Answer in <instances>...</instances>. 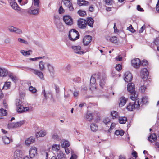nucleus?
Here are the masks:
<instances>
[{"label": "nucleus", "mask_w": 159, "mask_h": 159, "mask_svg": "<svg viewBox=\"0 0 159 159\" xmlns=\"http://www.w3.org/2000/svg\"><path fill=\"white\" fill-rule=\"evenodd\" d=\"M39 0H34V6H36V7H39Z\"/></svg>", "instance_id": "nucleus-54"}, {"label": "nucleus", "mask_w": 159, "mask_h": 159, "mask_svg": "<svg viewBox=\"0 0 159 159\" xmlns=\"http://www.w3.org/2000/svg\"><path fill=\"white\" fill-rule=\"evenodd\" d=\"M91 130L93 131H96L98 129V126L95 124L93 123L90 125Z\"/></svg>", "instance_id": "nucleus-31"}, {"label": "nucleus", "mask_w": 159, "mask_h": 159, "mask_svg": "<svg viewBox=\"0 0 159 159\" xmlns=\"http://www.w3.org/2000/svg\"><path fill=\"white\" fill-rule=\"evenodd\" d=\"M4 42L7 44L10 43L11 39L9 38H7L5 39Z\"/></svg>", "instance_id": "nucleus-61"}, {"label": "nucleus", "mask_w": 159, "mask_h": 159, "mask_svg": "<svg viewBox=\"0 0 159 159\" xmlns=\"http://www.w3.org/2000/svg\"><path fill=\"white\" fill-rule=\"evenodd\" d=\"M22 152L19 150H16L14 152V157L15 159H20L22 157Z\"/></svg>", "instance_id": "nucleus-13"}, {"label": "nucleus", "mask_w": 159, "mask_h": 159, "mask_svg": "<svg viewBox=\"0 0 159 159\" xmlns=\"http://www.w3.org/2000/svg\"><path fill=\"white\" fill-rule=\"evenodd\" d=\"M32 52V51L30 50H29L28 51H25L24 50H22L20 51V52L24 56H26L27 55H30V52Z\"/></svg>", "instance_id": "nucleus-30"}, {"label": "nucleus", "mask_w": 159, "mask_h": 159, "mask_svg": "<svg viewBox=\"0 0 159 159\" xmlns=\"http://www.w3.org/2000/svg\"><path fill=\"white\" fill-rule=\"evenodd\" d=\"M137 9L138 11H144V10L141 7L140 5H138L137 6Z\"/></svg>", "instance_id": "nucleus-62"}, {"label": "nucleus", "mask_w": 159, "mask_h": 159, "mask_svg": "<svg viewBox=\"0 0 159 159\" xmlns=\"http://www.w3.org/2000/svg\"><path fill=\"white\" fill-rule=\"evenodd\" d=\"M16 28L13 26H10L8 27V30L11 32H15Z\"/></svg>", "instance_id": "nucleus-47"}, {"label": "nucleus", "mask_w": 159, "mask_h": 159, "mask_svg": "<svg viewBox=\"0 0 159 159\" xmlns=\"http://www.w3.org/2000/svg\"><path fill=\"white\" fill-rule=\"evenodd\" d=\"M141 76L142 78L147 79L149 73L147 68L142 69L141 72Z\"/></svg>", "instance_id": "nucleus-15"}, {"label": "nucleus", "mask_w": 159, "mask_h": 159, "mask_svg": "<svg viewBox=\"0 0 159 159\" xmlns=\"http://www.w3.org/2000/svg\"><path fill=\"white\" fill-rule=\"evenodd\" d=\"M29 90L33 93H36L37 90L35 88L33 87L32 86H30L29 88Z\"/></svg>", "instance_id": "nucleus-50"}, {"label": "nucleus", "mask_w": 159, "mask_h": 159, "mask_svg": "<svg viewBox=\"0 0 159 159\" xmlns=\"http://www.w3.org/2000/svg\"><path fill=\"white\" fill-rule=\"evenodd\" d=\"M16 104L17 107H18V106H20L22 105V102L19 99H16Z\"/></svg>", "instance_id": "nucleus-49"}, {"label": "nucleus", "mask_w": 159, "mask_h": 159, "mask_svg": "<svg viewBox=\"0 0 159 159\" xmlns=\"http://www.w3.org/2000/svg\"><path fill=\"white\" fill-rule=\"evenodd\" d=\"M18 40L19 42H20L21 43H24L25 44H28V43L27 42V41L22 39L21 38H18Z\"/></svg>", "instance_id": "nucleus-46"}, {"label": "nucleus", "mask_w": 159, "mask_h": 159, "mask_svg": "<svg viewBox=\"0 0 159 159\" xmlns=\"http://www.w3.org/2000/svg\"><path fill=\"white\" fill-rule=\"evenodd\" d=\"M44 65L45 64L43 61H40L39 62V66L41 71H43L44 70L45 68Z\"/></svg>", "instance_id": "nucleus-34"}, {"label": "nucleus", "mask_w": 159, "mask_h": 159, "mask_svg": "<svg viewBox=\"0 0 159 159\" xmlns=\"http://www.w3.org/2000/svg\"><path fill=\"white\" fill-rule=\"evenodd\" d=\"M39 12V10L38 8L34 9L33 10L29 9L28 11V13L30 14L37 15Z\"/></svg>", "instance_id": "nucleus-25"}, {"label": "nucleus", "mask_w": 159, "mask_h": 159, "mask_svg": "<svg viewBox=\"0 0 159 159\" xmlns=\"http://www.w3.org/2000/svg\"><path fill=\"white\" fill-rule=\"evenodd\" d=\"M109 40L111 42L114 43H116L118 41L117 38L116 36H113L111 38H110Z\"/></svg>", "instance_id": "nucleus-43"}, {"label": "nucleus", "mask_w": 159, "mask_h": 159, "mask_svg": "<svg viewBox=\"0 0 159 159\" xmlns=\"http://www.w3.org/2000/svg\"><path fill=\"white\" fill-rule=\"evenodd\" d=\"M127 99L124 97H121L119 99V104L120 107H122L126 103Z\"/></svg>", "instance_id": "nucleus-18"}, {"label": "nucleus", "mask_w": 159, "mask_h": 159, "mask_svg": "<svg viewBox=\"0 0 159 159\" xmlns=\"http://www.w3.org/2000/svg\"><path fill=\"white\" fill-rule=\"evenodd\" d=\"M135 85L134 83H130L128 84L127 85V90L132 95L130 97V98L132 100L135 99V98L137 97V94L135 91Z\"/></svg>", "instance_id": "nucleus-1"}, {"label": "nucleus", "mask_w": 159, "mask_h": 159, "mask_svg": "<svg viewBox=\"0 0 159 159\" xmlns=\"http://www.w3.org/2000/svg\"><path fill=\"white\" fill-rule=\"evenodd\" d=\"M146 89V87L143 86H141L140 88V90L142 93H143L145 92Z\"/></svg>", "instance_id": "nucleus-58"}, {"label": "nucleus", "mask_w": 159, "mask_h": 159, "mask_svg": "<svg viewBox=\"0 0 159 159\" xmlns=\"http://www.w3.org/2000/svg\"><path fill=\"white\" fill-rule=\"evenodd\" d=\"M72 48L74 51V52L78 54H83L85 53L83 51H81V47L80 46H73Z\"/></svg>", "instance_id": "nucleus-14"}, {"label": "nucleus", "mask_w": 159, "mask_h": 159, "mask_svg": "<svg viewBox=\"0 0 159 159\" xmlns=\"http://www.w3.org/2000/svg\"><path fill=\"white\" fill-rule=\"evenodd\" d=\"M96 82V79L95 77L93 76V75L91 76L90 80V84H91L94 85Z\"/></svg>", "instance_id": "nucleus-42"}, {"label": "nucleus", "mask_w": 159, "mask_h": 159, "mask_svg": "<svg viewBox=\"0 0 159 159\" xmlns=\"http://www.w3.org/2000/svg\"><path fill=\"white\" fill-rule=\"evenodd\" d=\"M44 57V56L41 57H35L34 58H30L29 59L30 60L32 61H35L37 60L41 59L43 58Z\"/></svg>", "instance_id": "nucleus-51"}, {"label": "nucleus", "mask_w": 159, "mask_h": 159, "mask_svg": "<svg viewBox=\"0 0 159 159\" xmlns=\"http://www.w3.org/2000/svg\"><path fill=\"white\" fill-rule=\"evenodd\" d=\"M121 65L120 64H118L116 67V70L118 71H120L121 70Z\"/></svg>", "instance_id": "nucleus-56"}, {"label": "nucleus", "mask_w": 159, "mask_h": 159, "mask_svg": "<svg viewBox=\"0 0 159 159\" xmlns=\"http://www.w3.org/2000/svg\"><path fill=\"white\" fill-rule=\"evenodd\" d=\"M111 116L113 119L116 118L118 117V113L116 111H112L111 112Z\"/></svg>", "instance_id": "nucleus-28"}, {"label": "nucleus", "mask_w": 159, "mask_h": 159, "mask_svg": "<svg viewBox=\"0 0 159 159\" xmlns=\"http://www.w3.org/2000/svg\"><path fill=\"white\" fill-rule=\"evenodd\" d=\"M136 99H138L139 101V103L140 104V105L142 103L143 104H146L148 102V97L147 96H144L143 97L142 99H139L138 98H137V97H136Z\"/></svg>", "instance_id": "nucleus-21"}, {"label": "nucleus", "mask_w": 159, "mask_h": 159, "mask_svg": "<svg viewBox=\"0 0 159 159\" xmlns=\"http://www.w3.org/2000/svg\"><path fill=\"white\" fill-rule=\"evenodd\" d=\"M92 37L89 35L85 36L83 39V42L84 45H88L92 40Z\"/></svg>", "instance_id": "nucleus-10"}, {"label": "nucleus", "mask_w": 159, "mask_h": 159, "mask_svg": "<svg viewBox=\"0 0 159 159\" xmlns=\"http://www.w3.org/2000/svg\"><path fill=\"white\" fill-rule=\"evenodd\" d=\"M133 102H130L127 106L126 109L129 111H132L135 108H138L140 107V104L139 103V100L138 99H135L134 100Z\"/></svg>", "instance_id": "nucleus-2"}, {"label": "nucleus", "mask_w": 159, "mask_h": 159, "mask_svg": "<svg viewBox=\"0 0 159 159\" xmlns=\"http://www.w3.org/2000/svg\"><path fill=\"white\" fill-rule=\"evenodd\" d=\"M2 140L5 144H8L10 143V142L12 141L11 139H10L9 137L6 136H4L2 137Z\"/></svg>", "instance_id": "nucleus-19"}, {"label": "nucleus", "mask_w": 159, "mask_h": 159, "mask_svg": "<svg viewBox=\"0 0 159 159\" xmlns=\"http://www.w3.org/2000/svg\"><path fill=\"white\" fill-rule=\"evenodd\" d=\"M153 43L156 45H159V37H156L154 39Z\"/></svg>", "instance_id": "nucleus-48"}, {"label": "nucleus", "mask_w": 159, "mask_h": 159, "mask_svg": "<svg viewBox=\"0 0 159 159\" xmlns=\"http://www.w3.org/2000/svg\"><path fill=\"white\" fill-rule=\"evenodd\" d=\"M52 138L54 140H59L61 139L60 137L56 133H54L52 135Z\"/></svg>", "instance_id": "nucleus-40"}, {"label": "nucleus", "mask_w": 159, "mask_h": 159, "mask_svg": "<svg viewBox=\"0 0 159 159\" xmlns=\"http://www.w3.org/2000/svg\"><path fill=\"white\" fill-rule=\"evenodd\" d=\"M9 77L12 80V81L15 82L16 81V77H14L11 74H9L8 75Z\"/></svg>", "instance_id": "nucleus-55"}, {"label": "nucleus", "mask_w": 159, "mask_h": 159, "mask_svg": "<svg viewBox=\"0 0 159 159\" xmlns=\"http://www.w3.org/2000/svg\"><path fill=\"white\" fill-rule=\"evenodd\" d=\"M63 19L65 24L68 26H71L73 24V20L70 15H65L63 16Z\"/></svg>", "instance_id": "nucleus-4"}, {"label": "nucleus", "mask_w": 159, "mask_h": 159, "mask_svg": "<svg viewBox=\"0 0 159 159\" xmlns=\"http://www.w3.org/2000/svg\"><path fill=\"white\" fill-rule=\"evenodd\" d=\"M86 118L89 121L92 120L93 119V116L92 113H87Z\"/></svg>", "instance_id": "nucleus-41"}, {"label": "nucleus", "mask_w": 159, "mask_h": 159, "mask_svg": "<svg viewBox=\"0 0 159 159\" xmlns=\"http://www.w3.org/2000/svg\"><path fill=\"white\" fill-rule=\"evenodd\" d=\"M25 122V120L20 121L15 123H12L8 124L7 125V127L9 129L17 128L21 126Z\"/></svg>", "instance_id": "nucleus-5"}, {"label": "nucleus", "mask_w": 159, "mask_h": 159, "mask_svg": "<svg viewBox=\"0 0 159 159\" xmlns=\"http://www.w3.org/2000/svg\"><path fill=\"white\" fill-rule=\"evenodd\" d=\"M27 69L33 72L34 74L38 76L41 79H44V75L43 73L40 70L37 69H34L30 68H27Z\"/></svg>", "instance_id": "nucleus-6"}, {"label": "nucleus", "mask_w": 159, "mask_h": 159, "mask_svg": "<svg viewBox=\"0 0 159 159\" xmlns=\"http://www.w3.org/2000/svg\"><path fill=\"white\" fill-rule=\"evenodd\" d=\"M157 139V136L155 134H152L148 137V140L151 142L155 141Z\"/></svg>", "instance_id": "nucleus-26"}, {"label": "nucleus", "mask_w": 159, "mask_h": 159, "mask_svg": "<svg viewBox=\"0 0 159 159\" xmlns=\"http://www.w3.org/2000/svg\"><path fill=\"white\" fill-rule=\"evenodd\" d=\"M103 122L106 125H107L110 122V119L108 117H106L103 120Z\"/></svg>", "instance_id": "nucleus-38"}, {"label": "nucleus", "mask_w": 159, "mask_h": 159, "mask_svg": "<svg viewBox=\"0 0 159 159\" xmlns=\"http://www.w3.org/2000/svg\"><path fill=\"white\" fill-rule=\"evenodd\" d=\"M141 61L139 58H135L131 61L132 65L135 68H139L141 65Z\"/></svg>", "instance_id": "nucleus-9"}, {"label": "nucleus", "mask_w": 159, "mask_h": 159, "mask_svg": "<svg viewBox=\"0 0 159 159\" xmlns=\"http://www.w3.org/2000/svg\"><path fill=\"white\" fill-rule=\"evenodd\" d=\"M46 132H43L42 131H40L39 132H38L37 134L38 135L36 134V136H38V135H39V137H43L46 134Z\"/></svg>", "instance_id": "nucleus-44"}, {"label": "nucleus", "mask_w": 159, "mask_h": 159, "mask_svg": "<svg viewBox=\"0 0 159 159\" xmlns=\"http://www.w3.org/2000/svg\"><path fill=\"white\" fill-rule=\"evenodd\" d=\"M60 148V146L59 145L54 144L52 147V148L53 150L55 151H58Z\"/></svg>", "instance_id": "nucleus-39"}, {"label": "nucleus", "mask_w": 159, "mask_h": 159, "mask_svg": "<svg viewBox=\"0 0 159 159\" xmlns=\"http://www.w3.org/2000/svg\"><path fill=\"white\" fill-rule=\"evenodd\" d=\"M10 4L11 7L14 9L16 10L17 11H20V8L18 6L16 2H10Z\"/></svg>", "instance_id": "nucleus-22"}, {"label": "nucleus", "mask_w": 159, "mask_h": 159, "mask_svg": "<svg viewBox=\"0 0 159 159\" xmlns=\"http://www.w3.org/2000/svg\"><path fill=\"white\" fill-rule=\"evenodd\" d=\"M64 10L63 9L62 6H61L59 8V14H61L64 13Z\"/></svg>", "instance_id": "nucleus-57"}, {"label": "nucleus", "mask_w": 159, "mask_h": 159, "mask_svg": "<svg viewBox=\"0 0 159 159\" xmlns=\"http://www.w3.org/2000/svg\"><path fill=\"white\" fill-rule=\"evenodd\" d=\"M69 146L70 144L67 141L64 142L61 145L62 147L65 148L68 147Z\"/></svg>", "instance_id": "nucleus-45"}, {"label": "nucleus", "mask_w": 159, "mask_h": 159, "mask_svg": "<svg viewBox=\"0 0 159 159\" xmlns=\"http://www.w3.org/2000/svg\"><path fill=\"white\" fill-rule=\"evenodd\" d=\"M77 13L81 16H84L86 15V12L84 11H82L81 10H79Z\"/></svg>", "instance_id": "nucleus-36"}, {"label": "nucleus", "mask_w": 159, "mask_h": 159, "mask_svg": "<svg viewBox=\"0 0 159 159\" xmlns=\"http://www.w3.org/2000/svg\"><path fill=\"white\" fill-rule=\"evenodd\" d=\"M8 72L5 68H0V76L2 77H5L8 74Z\"/></svg>", "instance_id": "nucleus-24"}, {"label": "nucleus", "mask_w": 159, "mask_h": 159, "mask_svg": "<svg viewBox=\"0 0 159 159\" xmlns=\"http://www.w3.org/2000/svg\"><path fill=\"white\" fill-rule=\"evenodd\" d=\"M35 141V138L33 136L26 139L25 141V144L27 146H29L30 144L33 143Z\"/></svg>", "instance_id": "nucleus-16"}, {"label": "nucleus", "mask_w": 159, "mask_h": 159, "mask_svg": "<svg viewBox=\"0 0 159 159\" xmlns=\"http://www.w3.org/2000/svg\"><path fill=\"white\" fill-rule=\"evenodd\" d=\"M132 154L134 157H135V159L138 157L137 153V152L135 151H134L132 153Z\"/></svg>", "instance_id": "nucleus-64"}, {"label": "nucleus", "mask_w": 159, "mask_h": 159, "mask_svg": "<svg viewBox=\"0 0 159 159\" xmlns=\"http://www.w3.org/2000/svg\"><path fill=\"white\" fill-rule=\"evenodd\" d=\"M88 3V2L83 0H79L77 1V4L80 6L83 5H86Z\"/></svg>", "instance_id": "nucleus-29"}, {"label": "nucleus", "mask_w": 159, "mask_h": 159, "mask_svg": "<svg viewBox=\"0 0 159 159\" xmlns=\"http://www.w3.org/2000/svg\"><path fill=\"white\" fill-rule=\"evenodd\" d=\"M17 108V112L19 113H22L26 111H28L29 110V108L28 107H25L22 105L20 106H18V107Z\"/></svg>", "instance_id": "nucleus-17"}, {"label": "nucleus", "mask_w": 159, "mask_h": 159, "mask_svg": "<svg viewBox=\"0 0 159 159\" xmlns=\"http://www.w3.org/2000/svg\"><path fill=\"white\" fill-rule=\"evenodd\" d=\"M15 32L17 34H20L22 33V32L20 29L16 28Z\"/></svg>", "instance_id": "nucleus-59"}, {"label": "nucleus", "mask_w": 159, "mask_h": 159, "mask_svg": "<svg viewBox=\"0 0 159 159\" xmlns=\"http://www.w3.org/2000/svg\"><path fill=\"white\" fill-rule=\"evenodd\" d=\"M47 67L49 72L50 73H53L54 72L53 67L49 63L48 64Z\"/></svg>", "instance_id": "nucleus-37"}, {"label": "nucleus", "mask_w": 159, "mask_h": 159, "mask_svg": "<svg viewBox=\"0 0 159 159\" xmlns=\"http://www.w3.org/2000/svg\"><path fill=\"white\" fill-rule=\"evenodd\" d=\"M124 134V131L121 130H116V131L115 134V135H120L121 136H123Z\"/></svg>", "instance_id": "nucleus-35"}, {"label": "nucleus", "mask_w": 159, "mask_h": 159, "mask_svg": "<svg viewBox=\"0 0 159 159\" xmlns=\"http://www.w3.org/2000/svg\"><path fill=\"white\" fill-rule=\"evenodd\" d=\"M11 83L10 82H6L5 83L4 86H5L7 87L6 89H7L9 88Z\"/></svg>", "instance_id": "nucleus-63"}, {"label": "nucleus", "mask_w": 159, "mask_h": 159, "mask_svg": "<svg viewBox=\"0 0 159 159\" xmlns=\"http://www.w3.org/2000/svg\"><path fill=\"white\" fill-rule=\"evenodd\" d=\"M119 123L121 124H125L127 120V118L126 117H120L119 119Z\"/></svg>", "instance_id": "nucleus-32"}, {"label": "nucleus", "mask_w": 159, "mask_h": 159, "mask_svg": "<svg viewBox=\"0 0 159 159\" xmlns=\"http://www.w3.org/2000/svg\"><path fill=\"white\" fill-rule=\"evenodd\" d=\"M7 111L2 108L0 109V116H6L7 114Z\"/></svg>", "instance_id": "nucleus-33"}, {"label": "nucleus", "mask_w": 159, "mask_h": 159, "mask_svg": "<svg viewBox=\"0 0 159 159\" xmlns=\"http://www.w3.org/2000/svg\"><path fill=\"white\" fill-rule=\"evenodd\" d=\"M106 78L105 77H102V79L100 80L99 85L100 86L103 88L105 85L106 83Z\"/></svg>", "instance_id": "nucleus-27"}, {"label": "nucleus", "mask_w": 159, "mask_h": 159, "mask_svg": "<svg viewBox=\"0 0 159 159\" xmlns=\"http://www.w3.org/2000/svg\"><path fill=\"white\" fill-rule=\"evenodd\" d=\"M64 5L66 7L68 8L70 11H72L74 10L72 4L70 1V0H62Z\"/></svg>", "instance_id": "nucleus-8"}, {"label": "nucleus", "mask_w": 159, "mask_h": 159, "mask_svg": "<svg viewBox=\"0 0 159 159\" xmlns=\"http://www.w3.org/2000/svg\"><path fill=\"white\" fill-rule=\"evenodd\" d=\"M57 157L59 159H66L65 154L61 151H59L57 152Z\"/></svg>", "instance_id": "nucleus-23"}, {"label": "nucleus", "mask_w": 159, "mask_h": 159, "mask_svg": "<svg viewBox=\"0 0 159 159\" xmlns=\"http://www.w3.org/2000/svg\"><path fill=\"white\" fill-rule=\"evenodd\" d=\"M124 80L125 81L127 82H129L132 81V75L129 72H126L125 74Z\"/></svg>", "instance_id": "nucleus-12"}, {"label": "nucleus", "mask_w": 159, "mask_h": 159, "mask_svg": "<svg viewBox=\"0 0 159 159\" xmlns=\"http://www.w3.org/2000/svg\"><path fill=\"white\" fill-rule=\"evenodd\" d=\"M106 4L107 5H111L114 3L113 0H105Z\"/></svg>", "instance_id": "nucleus-52"}, {"label": "nucleus", "mask_w": 159, "mask_h": 159, "mask_svg": "<svg viewBox=\"0 0 159 159\" xmlns=\"http://www.w3.org/2000/svg\"><path fill=\"white\" fill-rule=\"evenodd\" d=\"M86 24L91 27H93L94 23V20L91 17H87V18Z\"/></svg>", "instance_id": "nucleus-20"}, {"label": "nucleus", "mask_w": 159, "mask_h": 159, "mask_svg": "<svg viewBox=\"0 0 159 159\" xmlns=\"http://www.w3.org/2000/svg\"><path fill=\"white\" fill-rule=\"evenodd\" d=\"M78 32L75 29H72L69 32L68 37L70 39L74 41L79 38Z\"/></svg>", "instance_id": "nucleus-3"}, {"label": "nucleus", "mask_w": 159, "mask_h": 159, "mask_svg": "<svg viewBox=\"0 0 159 159\" xmlns=\"http://www.w3.org/2000/svg\"><path fill=\"white\" fill-rule=\"evenodd\" d=\"M29 156L33 158L37 155V150L36 148L35 147H32L30 149L29 151Z\"/></svg>", "instance_id": "nucleus-11"}, {"label": "nucleus", "mask_w": 159, "mask_h": 159, "mask_svg": "<svg viewBox=\"0 0 159 159\" xmlns=\"http://www.w3.org/2000/svg\"><path fill=\"white\" fill-rule=\"evenodd\" d=\"M77 25L78 27L80 28H84L87 26L86 20L80 18L77 21Z\"/></svg>", "instance_id": "nucleus-7"}, {"label": "nucleus", "mask_w": 159, "mask_h": 159, "mask_svg": "<svg viewBox=\"0 0 159 159\" xmlns=\"http://www.w3.org/2000/svg\"><path fill=\"white\" fill-rule=\"evenodd\" d=\"M148 62L146 60H143L141 63V65L143 66H147L148 65Z\"/></svg>", "instance_id": "nucleus-53"}, {"label": "nucleus", "mask_w": 159, "mask_h": 159, "mask_svg": "<svg viewBox=\"0 0 159 159\" xmlns=\"http://www.w3.org/2000/svg\"><path fill=\"white\" fill-rule=\"evenodd\" d=\"M128 28L129 30L132 32L134 33L135 31V30L134 29L131 25L129 26Z\"/></svg>", "instance_id": "nucleus-60"}]
</instances>
